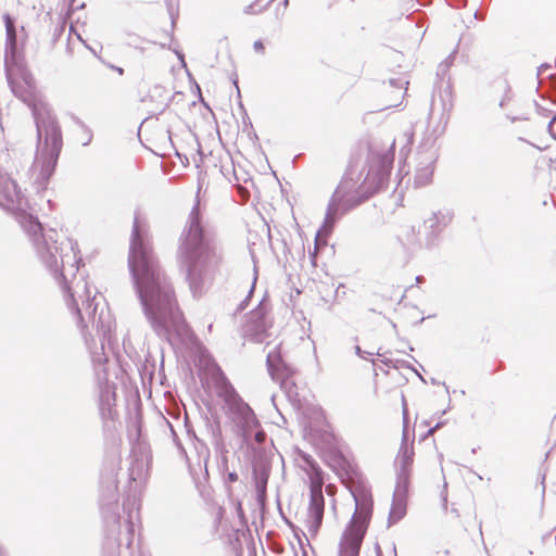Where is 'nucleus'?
Instances as JSON below:
<instances>
[{
	"instance_id": "obj_1",
	"label": "nucleus",
	"mask_w": 556,
	"mask_h": 556,
	"mask_svg": "<svg viewBox=\"0 0 556 556\" xmlns=\"http://www.w3.org/2000/svg\"><path fill=\"white\" fill-rule=\"evenodd\" d=\"M128 265L150 319L167 327L180 318L175 290L161 271L153 248L137 224L132 228Z\"/></svg>"
},
{
	"instance_id": "obj_2",
	"label": "nucleus",
	"mask_w": 556,
	"mask_h": 556,
	"mask_svg": "<svg viewBox=\"0 0 556 556\" xmlns=\"http://www.w3.org/2000/svg\"><path fill=\"white\" fill-rule=\"evenodd\" d=\"M361 175L356 172L354 163L350 161L331 198L329 210L333 214L345 213L376 193L371 192L364 181L358 186Z\"/></svg>"
},
{
	"instance_id": "obj_3",
	"label": "nucleus",
	"mask_w": 556,
	"mask_h": 556,
	"mask_svg": "<svg viewBox=\"0 0 556 556\" xmlns=\"http://www.w3.org/2000/svg\"><path fill=\"white\" fill-rule=\"evenodd\" d=\"M371 518V505L357 506L340 542V556H359L361 546Z\"/></svg>"
},
{
	"instance_id": "obj_4",
	"label": "nucleus",
	"mask_w": 556,
	"mask_h": 556,
	"mask_svg": "<svg viewBox=\"0 0 556 556\" xmlns=\"http://www.w3.org/2000/svg\"><path fill=\"white\" fill-rule=\"evenodd\" d=\"M222 263L220 255L215 249L205 245L201 248L199 254L189 270L191 288H195V277L199 276L202 279L212 280Z\"/></svg>"
},
{
	"instance_id": "obj_5",
	"label": "nucleus",
	"mask_w": 556,
	"mask_h": 556,
	"mask_svg": "<svg viewBox=\"0 0 556 556\" xmlns=\"http://www.w3.org/2000/svg\"><path fill=\"white\" fill-rule=\"evenodd\" d=\"M393 162L394 153L391 151L371 155L370 166L364 178V185L368 186L371 192H377L388 179L393 167Z\"/></svg>"
},
{
	"instance_id": "obj_6",
	"label": "nucleus",
	"mask_w": 556,
	"mask_h": 556,
	"mask_svg": "<svg viewBox=\"0 0 556 556\" xmlns=\"http://www.w3.org/2000/svg\"><path fill=\"white\" fill-rule=\"evenodd\" d=\"M37 132L39 138L45 137V146L49 150L51 155H58L62 148V135L61 129L56 121L49 114L47 116L40 113H35Z\"/></svg>"
},
{
	"instance_id": "obj_7",
	"label": "nucleus",
	"mask_w": 556,
	"mask_h": 556,
	"mask_svg": "<svg viewBox=\"0 0 556 556\" xmlns=\"http://www.w3.org/2000/svg\"><path fill=\"white\" fill-rule=\"evenodd\" d=\"M267 366L271 378L280 384H283L294 372L282 359L279 348L268 353Z\"/></svg>"
},
{
	"instance_id": "obj_8",
	"label": "nucleus",
	"mask_w": 556,
	"mask_h": 556,
	"mask_svg": "<svg viewBox=\"0 0 556 556\" xmlns=\"http://www.w3.org/2000/svg\"><path fill=\"white\" fill-rule=\"evenodd\" d=\"M325 504L309 501L306 517L301 520L309 536L316 538L323 523Z\"/></svg>"
},
{
	"instance_id": "obj_9",
	"label": "nucleus",
	"mask_w": 556,
	"mask_h": 556,
	"mask_svg": "<svg viewBox=\"0 0 556 556\" xmlns=\"http://www.w3.org/2000/svg\"><path fill=\"white\" fill-rule=\"evenodd\" d=\"M289 4V0H255L247 8L248 14H260L265 9L273 11L275 15L283 13Z\"/></svg>"
},
{
	"instance_id": "obj_10",
	"label": "nucleus",
	"mask_w": 556,
	"mask_h": 556,
	"mask_svg": "<svg viewBox=\"0 0 556 556\" xmlns=\"http://www.w3.org/2000/svg\"><path fill=\"white\" fill-rule=\"evenodd\" d=\"M323 485H324V477L320 468L316 466H312L309 472V490H311V501L314 503H323L325 504V498L323 495Z\"/></svg>"
},
{
	"instance_id": "obj_11",
	"label": "nucleus",
	"mask_w": 556,
	"mask_h": 556,
	"mask_svg": "<svg viewBox=\"0 0 556 556\" xmlns=\"http://www.w3.org/2000/svg\"><path fill=\"white\" fill-rule=\"evenodd\" d=\"M379 296L386 304L393 305L401 302L403 299V292L400 289L392 290L390 287H387L381 290Z\"/></svg>"
},
{
	"instance_id": "obj_12",
	"label": "nucleus",
	"mask_w": 556,
	"mask_h": 556,
	"mask_svg": "<svg viewBox=\"0 0 556 556\" xmlns=\"http://www.w3.org/2000/svg\"><path fill=\"white\" fill-rule=\"evenodd\" d=\"M414 455H415V453H414L413 447L404 446L402 448L401 463H402L403 470H405L406 472H409V470L412 468V465L414 463Z\"/></svg>"
},
{
	"instance_id": "obj_13",
	"label": "nucleus",
	"mask_w": 556,
	"mask_h": 556,
	"mask_svg": "<svg viewBox=\"0 0 556 556\" xmlns=\"http://www.w3.org/2000/svg\"><path fill=\"white\" fill-rule=\"evenodd\" d=\"M325 245H326V241L320 238L319 233H317V236L315 238L314 251L309 252V257H311L313 266H317V263H316L317 253H318L319 249Z\"/></svg>"
},
{
	"instance_id": "obj_14",
	"label": "nucleus",
	"mask_w": 556,
	"mask_h": 556,
	"mask_svg": "<svg viewBox=\"0 0 556 556\" xmlns=\"http://www.w3.org/2000/svg\"><path fill=\"white\" fill-rule=\"evenodd\" d=\"M405 513V508L401 503H396L393 505L391 510V517L394 519H400Z\"/></svg>"
},
{
	"instance_id": "obj_15",
	"label": "nucleus",
	"mask_w": 556,
	"mask_h": 556,
	"mask_svg": "<svg viewBox=\"0 0 556 556\" xmlns=\"http://www.w3.org/2000/svg\"><path fill=\"white\" fill-rule=\"evenodd\" d=\"M7 35H15L14 23L9 15H5Z\"/></svg>"
},
{
	"instance_id": "obj_16",
	"label": "nucleus",
	"mask_w": 556,
	"mask_h": 556,
	"mask_svg": "<svg viewBox=\"0 0 556 556\" xmlns=\"http://www.w3.org/2000/svg\"><path fill=\"white\" fill-rule=\"evenodd\" d=\"M548 131L552 137L556 139V115L551 119L548 124Z\"/></svg>"
},
{
	"instance_id": "obj_17",
	"label": "nucleus",
	"mask_w": 556,
	"mask_h": 556,
	"mask_svg": "<svg viewBox=\"0 0 556 556\" xmlns=\"http://www.w3.org/2000/svg\"><path fill=\"white\" fill-rule=\"evenodd\" d=\"M226 394H227V400L238 397V394L236 393L235 389L230 384L226 386Z\"/></svg>"
},
{
	"instance_id": "obj_18",
	"label": "nucleus",
	"mask_w": 556,
	"mask_h": 556,
	"mask_svg": "<svg viewBox=\"0 0 556 556\" xmlns=\"http://www.w3.org/2000/svg\"><path fill=\"white\" fill-rule=\"evenodd\" d=\"M407 84H408V83H407V81H405V83H403V84H401V85L399 86V88H397L399 97H397V99H396V100H399V99H402V98H403V96H404V93H405V91H406V89H407L406 87H404V85H407Z\"/></svg>"
},
{
	"instance_id": "obj_19",
	"label": "nucleus",
	"mask_w": 556,
	"mask_h": 556,
	"mask_svg": "<svg viewBox=\"0 0 556 556\" xmlns=\"http://www.w3.org/2000/svg\"><path fill=\"white\" fill-rule=\"evenodd\" d=\"M199 213L198 211H194L193 212V217H194V226L197 229H199V231L201 232V228H200V224H199Z\"/></svg>"
},
{
	"instance_id": "obj_20",
	"label": "nucleus",
	"mask_w": 556,
	"mask_h": 556,
	"mask_svg": "<svg viewBox=\"0 0 556 556\" xmlns=\"http://www.w3.org/2000/svg\"><path fill=\"white\" fill-rule=\"evenodd\" d=\"M437 428H438V425H437L435 427H433V428H430V429L427 431V433H426V434L421 435V439L424 440V439H426V438H427V435H431V434H433V432H434V430H435Z\"/></svg>"
},
{
	"instance_id": "obj_21",
	"label": "nucleus",
	"mask_w": 556,
	"mask_h": 556,
	"mask_svg": "<svg viewBox=\"0 0 556 556\" xmlns=\"http://www.w3.org/2000/svg\"><path fill=\"white\" fill-rule=\"evenodd\" d=\"M228 479H229V481H231V482H236V481L238 480V475H237L236 472H230V473L228 475Z\"/></svg>"
},
{
	"instance_id": "obj_22",
	"label": "nucleus",
	"mask_w": 556,
	"mask_h": 556,
	"mask_svg": "<svg viewBox=\"0 0 556 556\" xmlns=\"http://www.w3.org/2000/svg\"><path fill=\"white\" fill-rule=\"evenodd\" d=\"M254 48H255L256 50H263V48H264V47H263V43H262L261 41H255V43H254Z\"/></svg>"
},
{
	"instance_id": "obj_23",
	"label": "nucleus",
	"mask_w": 556,
	"mask_h": 556,
	"mask_svg": "<svg viewBox=\"0 0 556 556\" xmlns=\"http://www.w3.org/2000/svg\"><path fill=\"white\" fill-rule=\"evenodd\" d=\"M70 298H71V301H72L73 305L77 308V311H79V308H78V306H77V303H76V301H75V299H74V294H73V293H71V292H70Z\"/></svg>"
},
{
	"instance_id": "obj_24",
	"label": "nucleus",
	"mask_w": 556,
	"mask_h": 556,
	"mask_svg": "<svg viewBox=\"0 0 556 556\" xmlns=\"http://www.w3.org/2000/svg\"><path fill=\"white\" fill-rule=\"evenodd\" d=\"M262 437H263V433H257V434H256V439H257L258 441H261V440H262Z\"/></svg>"
}]
</instances>
